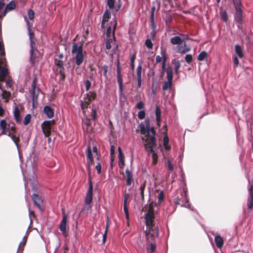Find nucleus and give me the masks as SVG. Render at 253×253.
Here are the masks:
<instances>
[{
  "mask_svg": "<svg viewBox=\"0 0 253 253\" xmlns=\"http://www.w3.org/2000/svg\"><path fill=\"white\" fill-rule=\"evenodd\" d=\"M86 97L87 99L90 100V102L92 100L95 99L96 97V93L94 91H89L88 93H86Z\"/></svg>",
  "mask_w": 253,
  "mask_h": 253,
  "instance_id": "37",
  "label": "nucleus"
},
{
  "mask_svg": "<svg viewBox=\"0 0 253 253\" xmlns=\"http://www.w3.org/2000/svg\"><path fill=\"white\" fill-rule=\"evenodd\" d=\"M155 7H153L151 9V15H150V21L152 25L153 26H155L154 22V12H155Z\"/></svg>",
  "mask_w": 253,
  "mask_h": 253,
  "instance_id": "43",
  "label": "nucleus"
},
{
  "mask_svg": "<svg viewBox=\"0 0 253 253\" xmlns=\"http://www.w3.org/2000/svg\"><path fill=\"white\" fill-rule=\"evenodd\" d=\"M63 54L60 53L59 54L55 56L54 59V64L57 67L56 69V72L58 73V74H59L60 75V79L61 80H64L65 78V74L64 73L65 68L63 66Z\"/></svg>",
  "mask_w": 253,
  "mask_h": 253,
  "instance_id": "3",
  "label": "nucleus"
},
{
  "mask_svg": "<svg viewBox=\"0 0 253 253\" xmlns=\"http://www.w3.org/2000/svg\"><path fill=\"white\" fill-rule=\"evenodd\" d=\"M1 96L3 99H4L5 103H8L11 97V93L6 90H3Z\"/></svg>",
  "mask_w": 253,
  "mask_h": 253,
  "instance_id": "27",
  "label": "nucleus"
},
{
  "mask_svg": "<svg viewBox=\"0 0 253 253\" xmlns=\"http://www.w3.org/2000/svg\"><path fill=\"white\" fill-rule=\"evenodd\" d=\"M156 249V246L155 243H151L150 245V248H148V251L150 253H153L155 252Z\"/></svg>",
  "mask_w": 253,
  "mask_h": 253,
  "instance_id": "52",
  "label": "nucleus"
},
{
  "mask_svg": "<svg viewBox=\"0 0 253 253\" xmlns=\"http://www.w3.org/2000/svg\"><path fill=\"white\" fill-rule=\"evenodd\" d=\"M43 111L48 118H52L54 115L53 110L49 106H45Z\"/></svg>",
  "mask_w": 253,
  "mask_h": 253,
  "instance_id": "21",
  "label": "nucleus"
},
{
  "mask_svg": "<svg viewBox=\"0 0 253 253\" xmlns=\"http://www.w3.org/2000/svg\"><path fill=\"white\" fill-rule=\"evenodd\" d=\"M31 118V116L30 114H29L26 115L24 118L23 124L25 125H27L28 124H29L30 122Z\"/></svg>",
  "mask_w": 253,
  "mask_h": 253,
  "instance_id": "50",
  "label": "nucleus"
},
{
  "mask_svg": "<svg viewBox=\"0 0 253 253\" xmlns=\"http://www.w3.org/2000/svg\"><path fill=\"white\" fill-rule=\"evenodd\" d=\"M111 15L110 12L108 10H106L104 13L102 20L107 22L111 18Z\"/></svg>",
  "mask_w": 253,
  "mask_h": 253,
  "instance_id": "38",
  "label": "nucleus"
},
{
  "mask_svg": "<svg viewBox=\"0 0 253 253\" xmlns=\"http://www.w3.org/2000/svg\"><path fill=\"white\" fill-rule=\"evenodd\" d=\"M90 118H87L83 125V129L86 131L88 132L91 130L90 120H96L97 118V112L95 108H92L90 115Z\"/></svg>",
  "mask_w": 253,
  "mask_h": 253,
  "instance_id": "6",
  "label": "nucleus"
},
{
  "mask_svg": "<svg viewBox=\"0 0 253 253\" xmlns=\"http://www.w3.org/2000/svg\"><path fill=\"white\" fill-rule=\"evenodd\" d=\"M247 206L249 209L252 210L253 208V199L248 198Z\"/></svg>",
  "mask_w": 253,
  "mask_h": 253,
  "instance_id": "49",
  "label": "nucleus"
},
{
  "mask_svg": "<svg viewBox=\"0 0 253 253\" xmlns=\"http://www.w3.org/2000/svg\"><path fill=\"white\" fill-rule=\"evenodd\" d=\"M6 86L8 88H11L13 87V82L11 78H8L5 81Z\"/></svg>",
  "mask_w": 253,
  "mask_h": 253,
  "instance_id": "45",
  "label": "nucleus"
},
{
  "mask_svg": "<svg viewBox=\"0 0 253 253\" xmlns=\"http://www.w3.org/2000/svg\"><path fill=\"white\" fill-rule=\"evenodd\" d=\"M214 242L218 248H221L223 245V240L220 235H217L214 238Z\"/></svg>",
  "mask_w": 253,
  "mask_h": 253,
  "instance_id": "24",
  "label": "nucleus"
},
{
  "mask_svg": "<svg viewBox=\"0 0 253 253\" xmlns=\"http://www.w3.org/2000/svg\"><path fill=\"white\" fill-rule=\"evenodd\" d=\"M221 19L224 22H227L228 19L227 13L226 10L221 9L219 11Z\"/></svg>",
  "mask_w": 253,
  "mask_h": 253,
  "instance_id": "28",
  "label": "nucleus"
},
{
  "mask_svg": "<svg viewBox=\"0 0 253 253\" xmlns=\"http://www.w3.org/2000/svg\"><path fill=\"white\" fill-rule=\"evenodd\" d=\"M145 44L149 49H152L153 43L150 39H147L145 41Z\"/></svg>",
  "mask_w": 253,
  "mask_h": 253,
  "instance_id": "53",
  "label": "nucleus"
},
{
  "mask_svg": "<svg viewBox=\"0 0 253 253\" xmlns=\"http://www.w3.org/2000/svg\"><path fill=\"white\" fill-rule=\"evenodd\" d=\"M124 211L126 219H128V218H129L128 210L127 205H126V204H124Z\"/></svg>",
  "mask_w": 253,
  "mask_h": 253,
  "instance_id": "59",
  "label": "nucleus"
},
{
  "mask_svg": "<svg viewBox=\"0 0 253 253\" xmlns=\"http://www.w3.org/2000/svg\"><path fill=\"white\" fill-rule=\"evenodd\" d=\"M173 63L175 65L174 71L177 74L178 73V70L180 67V63L179 61L177 60L174 62H173Z\"/></svg>",
  "mask_w": 253,
  "mask_h": 253,
  "instance_id": "48",
  "label": "nucleus"
},
{
  "mask_svg": "<svg viewBox=\"0 0 253 253\" xmlns=\"http://www.w3.org/2000/svg\"><path fill=\"white\" fill-rule=\"evenodd\" d=\"M30 63L32 66L37 65L40 60V57L37 55L39 53L38 49L30 50Z\"/></svg>",
  "mask_w": 253,
  "mask_h": 253,
  "instance_id": "10",
  "label": "nucleus"
},
{
  "mask_svg": "<svg viewBox=\"0 0 253 253\" xmlns=\"http://www.w3.org/2000/svg\"><path fill=\"white\" fill-rule=\"evenodd\" d=\"M5 60L4 58L0 59V66L4 64ZM8 72L7 68L0 66V82L4 81L5 78L8 75Z\"/></svg>",
  "mask_w": 253,
  "mask_h": 253,
  "instance_id": "11",
  "label": "nucleus"
},
{
  "mask_svg": "<svg viewBox=\"0 0 253 253\" xmlns=\"http://www.w3.org/2000/svg\"><path fill=\"white\" fill-rule=\"evenodd\" d=\"M161 56H162L163 61L162 65V75L164 74L166 70V62L167 60V56L166 50L162 49L161 51Z\"/></svg>",
  "mask_w": 253,
  "mask_h": 253,
  "instance_id": "18",
  "label": "nucleus"
},
{
  "mask_svg": "<svg viewBox=\"0 0 253 253\" xmlns=\"http://www.w3.org/2000/svg\"><path fill=\"white\" fill-rule=\"evenodd\" d=\"M156 119L158 125L160 126L161 117V110L160 107L157 105L155 109Z\"/></svg>",
  "mask_w": 253,
  "mask_h": 253,
  "instance_id": "25",
  "label": "nucleus"
},
{
  "mask_svg": "<svg viewBox=\"0 0 253 253\" xmlns=\"http://www.w3.org/2000/svg\"><path fill=\"white\" fill-rule=\"evenodd\" d=\"M7 135L10 137V138L12 139L13 141L14 142L16 146V147L18 150L19 149L21 145L19 144L20 142V138H19V135L16 134V132H11L10 131H8V134Z\"/></svg>",
  "mask_w": 253,
  "mask_h": 253,
  "instance_id": "13",
  "label": "nucleus"
},
{
  "mask_svg": "<svg viewBox=\"0 0 253 253\" xmlns=\"http://www.w3.org/2000/svg\"><path fill=\"white\" fill-rule=\"evenodd\" d=\"M84 84H85V86L86 90L88 91L89 89V88H90V86L91 85V82L89 80H87L85 81Z\"/></svg>",
  "mask_w": 253,
  "mask_h": 253,
  "instance_id": "61",
  "label": "nucleus"
},
{
  "mask_svg": "<svg viewBox=\"0 0 253 253\" xmlns=\"http://www.w3.org/2000/svg\"><path fill=\"white\" fill-rule=\"evenodd\" d=\"M156 146H152L151 147H148V146H144L145 150L148 152H150L152 154V159H153L152 163H153V165H156L157 163L158 156L153 150L154 148Z\"/></svg>",
  "mask_w": 253,
  "mask_h": 253,
  "instance_id": "14",
  "label": "nucleus"
},
{
  "mask_svg": "<svg viewBox=\"0 0 253 253\" xmlns=\"http://www.w3.org/2000/svg\"><path fill=\"white\" fill-rule=\"evenodd\" d=\"M32 199L34 203V204L37 206L38 209L40 211H42V205L43 203V201L40 196L36 194H33L32 195Z\"/></svg>",
  "mask_w": 253,
  "mask_h": 253,
  "instance_id": "12",
  "label": "nucleus"
},
{
  "mask_svg": "<svg viewBox=\"0 0 253 253\" xmlns=\"http://www.w3.org/2000/svg\"><path fill=\"white\" fill-rule=\"evenodd\" d=\"M89 187L86 193L85 203L86 205H89L92 201L93 197V184L92 181L89 179Z\"/></svg>",
  "mask_w": 253,
  "mask_h": 253,
  "instance_id": "9",
  "label": "nucleus"
},
{
  "mask_svg": "<svg viewBox=\"0 0 253 253\" xmlns=\"http://www.w3.org/2000/svg\"><path fill=\"white\" fill-rule=\"evenodd\" d=\"M249 196L250 198L253 199V185H251L248 189Z\"/></svg>",
  "mask_w": 253,
  "mask_h": 253,
  "instance_id": "55",
  "label": "nucleus"
},
{
  "mask_svg": "<svg viewBox=\"0 0 253 253\" xmlns=\"http://www.w3.org/2000/svg\"><path fill=\"white\" fill-rule=\"evenodd\" d=\"M118 152H119V166L120 169H123L125 163V156L123 154V153L122 151V149L120 147L118 148Z\"/></svg>",
  "mask_w": 253,
  "mask_h": 253,
  "instance_id": "15",
  "label": "nucleus"
},
{
  "mask_svg": "<svg viewBox=\"0 0 253 253\" xmlns=\"http://www.w3.org/2000/svg\"><path fill=\"white\" fill-rule=\"evenodd\" d=\"M54 120L44 121L41 125L42 132L45 137H49L51 135L52 126L55 125Z\"/></svg>",
  "mask_w": 253,
  "mask_h": 253,
  "instance_id": "5",
  "label": "nucleus"
},
{
  "mask_svg": "<svg viewBox=\"0 0 253 253\" xmlns=\"http://www.w3.org/2000/svg\"><path fill=\"white\" fill-rule=\"evenodd\" d=\"M167 78L168 80L172 81L173 73L172 69L171 67H168L166 69Z\"/></svg>",
  "mask_w": 253,
  "mask_h": 253,
  "instance_id": "31",
  "label": "nucleus"
},
{
  "mask_svg": "<svg viewBox=\"0 0 253 253\" xmlns=\"http://www.w3.org/2000/svg\"><path fill=\"white\" fill-rule=\"evenodd\" d=\"M98 174H100L101 172V165L100 163H98L95 167Z\"/></svg>",
  "mask_w": 253,
  "mask_h": 253,
  "instance_id": "63",
  "label": "nucleus"
},
{
  "mask_svg": "<svg viewBox=\"0 0 253 253\" xmlns=\"http://www.w3.org/2000/svg\"><path fill=\"white\" fill-rule=\"evenodd\" d=\"M0 56L1 59H3V57L5 56V52L4 48V45L2 42L0 41Z\"/></svg>",
  "mask_w": 253,
  "mask_h": 253,
  "instance_id": "44",
  "label": "nucleus"
},
{
  "mask_svg": "<svg viewBox=\"0 0 253 253\" xmlns=\"http://www.w3.org/2000/svg\"><path fill=\"white\" fill-rule=\"evenodd\" d=\"M102 70L103 71V76L107 78V72H108V66L107 65H103L102 66H101Z\"/></svg>",
  "mask_w": 253,
  "mask_h": 253,
  "instance_id": "47",
  "label": "nucleus"
},
{
  "mask_svg": "<svg viewBox=\"0 0 253 253\" xmlns=\"http://www.w3.org/2000/svg\"><path fill=\"white\" fill-rule=\"evenodd\" d=\"M15 8V4L13 1H11L5 6L6 10L10 11L13 10Z\"/></svg>",
  "mask_w": 253,
  "mask_h": 253,
  "instance_id": "39",
  "label": "nucleus"
},
{
  "mask_svg": "<svg viewBox=\"0 0 253 253\" xmlns=\"http://www.w3.org/2000/svg\"><path fill=\"white\" fill-rule=\"evenodd\" d=\"M182 40L179 36H175L171 38L170 42L174 45L181 44Z\"/></svg>",
  "mask_w": 253,
  "mask_h": 253,
  "instance_id": "29",
  "label": "nucleus"
},
{
  "mask_svg": "<svg viewBox=\"0 0 253 253\" xmlns=\"http://www.w3.org/2000/svg\"><path fill=\"white\" fill-rule=\"evenodd\" d=\"M192 59L193 56L191 54H187L185 57V60L188 64L192 62Z\"/></svg>",
  "mask_w": 253,
  "mask_h": 253,
  "instance_id": "54",
  "label": "nucleus"
},
{
  "mask_svg": "<svg viewBox=\"0 0 253 253\" xmlns=\"http://www.w3.org/2000/svg\"><path fill=\"white\" fill-rule=\"evenodd\" d=\"M72 53L76 54L75 63L77 66H80L83 63L84 59L83 45H78L77 43H74L72 46Z\"/></svg>",
  "mask_w": 253,
  "mask_h": 253,
  "instance_id": "2",
  "label": "nucleus"
},
{
  "mask_svg": "<svg viewBox=\"0 0 253 253\" xmlns=\"http://www.w3.org/2000/svg\"><path fill=\"white\" fill-rule=\"evenodd\" d=\"M146 187V181H145L143 182V183L140 185V187L139 188V190L140 191V195L141 197L142 201L144 200V190Z\"/></svg>",
  "mask_w": 253,
  "mask_h": 253,
  "instance_id": "35",
  "label": "nucleus"
},
{
  "mask_svg": "<svg viewBox=\"0 0 253 253\" xmlns=\"http://www.w3.org/2000/svg\"><path fill=\"white\" fill-rule=\"evenodd\" d=\"M14 117L15 121L19 123L21 121V118L20 117V110L18 106H15L14 109Z\"/></svg>",
  "mask_w": 253,
  "mask_h": 253,
  "instance_id": "20",
  "label": "nucleus"
},
{
  "mask_svg": "<svg viewBox=\"0 0 253 253\" xmlns=\"http://www.w3.org/2000/svg\"><path fill=\"white\" fill-rule=\"evenodd\" d=\"M27 24L28 26V32H29V34L30 40H34V39L35 38V34L34 33L32 32V31H31V28L30 26V22L28 21H27Z\"/></svg>",
  "mask_w": 253,
  "mask_h": 253,
  "instance_id": "42",
  "label": "nucleus"
},
{
  "mask_svg": "<svg viewBox=\"0 0 253 253\" xmlns=\"http://www.w3.org/2000/svg\"><path fill=\"white\" fill-rule=\"evenodd\" d=\"M140 132L142 134H145L144 146L152 147L156 146V131L154 127H151L149 120L147 119L144 121V124L139 125Z\"/></svg>",
  "mask_w": 253,
  "mask_h": 253,
  "instance_id": "1",
  "label": "nucleus"
},
{
  "mask_svg": "<svg viewBox=\"0 0 253 253\" xmlns=\"http://www.w3.org/2000/svg\"><path fill=\"white\" fill-rule=\"evenodd\" d=\"M90 100L87 99V100L82 101L81 104V107L83 110L88 108L90 104Z\"/></svg>",
  "mask_w": 253,
  "mask_h": 253,
  "instance_id": "36",
  "label": "nucleus"
},
{
  "mask_svg": "<svg viewBox=\"0 0 253 253\" xmlns=\"http://www.w3.org/2000/svg\"><path fill=\"white\" fill-rule=\"evenodd\" d=\"M167 163H168V169H169L170 171H172L173 169V166L170 161V160H168V162H167Z\"/></svg>",
  "mask_w": 253,
  "mask_h": 253,
  "instance_id": "64",
  "label": "nucleus"
},
{
  "mask_svg": "<svg viewBox=\"0 0 253 253\" xmlns=\"http://www.w3.org/2000/svg\"><path fill=\"white\" fill-rule=\"evenodd\" d=\"M142 65L141 64L138 66L136 69L137 79H142L141 78Z\"/></svg>",
  "mask_w": 253,
  "mask_h": 253,
  "instance_id": "40",
  "label": "nucleus"
},
{
  "mask_svg": "<svg viewBox=\"0 0 253 253\" xmlns=\"http://www.w3.org/2000/svg\"><path fill=\"white\" fill-rule=\"evenodd\" d=\"M32 100L33 103H34L35 101H37L38 96V94L39 92V88L36 89V83L34 81L32 84Z\"/></svg>",
  "mask_w": 253,
  "mask_h": 253,
  "instance_id": "17",
  "label": "nucleus"
},
{
  "mask_svg": "<svg viewBox=\"0 0 253 253\" xmlns=\"http://www.w3.org/2000/svg\"><path fill=\"white\" fill-rule=\"evenodd\" d=\"M169 138L167 136H165L164 138V146L166 149L168 150L169 147H168Z\"/></svg>",
  "mask_w": 253,
  "mask_h": 253,
  "instance_id": "57",
  "label": "nucleus"
},
{
  "mask_svg": "<svg viewBox=\"0 0 253 253\" xmlns=\"http://www.w3.org/2000/svg\"><path fill=\"white\" fill-rule=\"evenodd\" d=\"M28 15L29 18L30 20H33L34 18L35 12L33 10L29 9L28 10Z\"/></svg>",
  "mask_w": 253,
  "mask_h": 253,
  "instance_id": "56",
  "label": "nucleus"
},
{
  "mask_svg": "<svg viewBox=\"0 0 253 253\" xmlns=\"http://www.w3.org/2000/svg\"><path fill=\"white\" fill-rule=\"evenodd\" d=\"M86 157H87V164L89 165H93V158L92 157V152L89 147H88L87 153H86Z\"/></svg>",
  "mask_w": 253,
  "mask_h": 253,
  "instance_id": "23",
  "label": "nucleus"
},
{
  "mask_svg": "<svg viewBox=\"0 0 253 253\" xmlns=\"http://www.w3.org/2000/svg\"><path fill=\"white\" fill-rule=\"evenodd\" d=\"M8 131L11 132H16V128L15 124L13 122H10L7 124V134H8Z\"/></svg>",
  "mask_w": 253,
  "mask_h": 253,
  "instance_id": "32",
  "label": "nucleus"
},
{
  "mask_svg": "<svg viewBox=\"0 0 253 253\" xmlns=\"http://www.w3.org/2000/svg\"><path fill=\"white\" fill-rule=\"evenodd\" d=\"M235 50L236 53L240 58H242L244 56V54L242 51L241 46L238 44H236L235 46Z\"/></svg>",
  "mask_w": 253,
  "mask_h": 253,
  "instance_id": "30",
  "label": "nucleus"
},
{
  "mask_svg": "<svg viewBox=\"0 0 253 253\" xmlns=\"http://www.w3.org/2000/svg\"><path fill=\"white\" fill-rule=\"evenodd\" d=\"M109 227V220L108 219V220H107V223L106 225L105 230L104 234L103 235L102 243L103 244H105V243L106 242V240H107V233H108V231Z\"/></svg>",
  "mask_w": 253,
  "mask_h": 253,
  "instance_id": "33",
  "label": "nucleus"
},
{
  "mask_svg": "<svg viewBox=\"0 0 253 253\" xmlns=\"http://www.w3.org/2000/svg\"><path fill=\"white\" fill-rule=\"evenodd\" d=\"M107 4L109 9H113L115 6V0H107Z\"/></svg>",
  "mask_w": 253,
  "mask_h": 253,
  "instance_id": "46",
  "label": "nucleus"
},
{
  "mask_svg": "<svg viewBox=\"0 0 253 253\" xmlns=\"http://www.w3.org/2000/svg\"><path fill=\"white\" fill-rule=\"evenodd\" d=\"M233 2L236 10L235 19L237 23L241 24L242 23L243 15V5L241 0H233Z\"/></svg>",
  "mask_w": 253,
  "mask_h": 253,
  "instance_id": "4",
  "label": "nucleus"
},
{
  "mask_svg": "<svg viewBox=\"0 0 253 253\" xmlns=\"http://www.w3.org/2000/svg\"><path fill=\"white\" fill-rule=\"evenodd\" d=\"M7 124L4 119L1 120L0 122V127L2 129L1 134H7Z\"/></svg>",
  "mask_w": 253,
  "mask_h": 253,
  "instance_id": "26",
  "label": "nucleus"
},
{
  "mask_svg": "<svg viewBox=\"0 0 253 253\" xmlns=\"http://www.w3.org/2000/svg\"><path fill=\"white\" fill-rule=\"evenodd\" d=\"M67 222V216L66 214H64L63 216V218L59 226V229L63 234L66 232Z\"/></svg>",
  "mask_w": 253,
  "mask_h": 253,
  "instance_id": "16",
  "label": "nucleus"
},
{
  "mask_svg": "<svg viewBox=\"0 0 253 253\" xmlns=\"http://www.w3.org/2000/svg\"><path fill=\"white\" fill-rule=\"evenodd\" d=\"M177 52L182 54L188 52V50H185V48H183L182 46L178 47L177 49Z\"/></svg>",
  "mask_w": 253,
  "mask_h": 253,
  "instance_id": "60",
  "label": "nucleus"
},
{
  "mask_svg": "<svg viewBox=\"0 0 253 253\" xmlns=\"http://www.w3.org/2000/svg\"><path fill=\"white\" fill-rule=\"evenodd\" d=\"M146 225L149 228V230L153 231L152 229L154 226V212L152 208H150L146 214L145 218Z\"/></svg>",
  "mask_w": 253,
  "mask_h": 253,
  "instance_id": "7",
  "label": "nucleus"
},
{
  "mask_svg": "<svg viewBox=\"0 0 253 253\" xmlns=\"http://www.w3.org/2000/svg\"><path fill=\"white\" fill-rule=\"evenodd\" d=\"M184 200L186 201V203H181L180 200L178 197H177L176 198L174 199V203L175 205H181L182 207H187V205H188V203L189 202L188 199L186 196V194L185 193L184 194Z\"/></svg>",
  "mask_w": 253,
  "mask_h": 253,
  "instance_id": "22",
  "label": "nucleus"
},
{
  "mask_svg": "<svg viewBox=\"0 0 253 253\" xmlns=\"http://www.w3.org/2000/svg\"><path fill=\"white\" fill-rule=\"evenodd\" d=\"M145 117V112L144 110L140 111L138 113V118L140 120L143 119Z\"/></svg>",
  "mask_w": 253,
  "mask_h": 253,
  "instance_id": "58",
  "label": "nucleus"
},
{
  "mask_svg": "<svg viewBox=\"0 0 253 253\" xmlns=\"http://www.w3.org/2000/svg\"><path fill=\"white\" fill-rule=\"evenodd\" d=\"M126 185L127 186H130L133 181L132 172L127 168L126 169Z\"/></svg>",
  "mask_w": 253,
  "mask_h": 253,
  "instance_id": "19",
  "label": "nucleus"
},
{
  "mask_svg": "<svg viewBox=\"0 0 253 253\" xmlns=\"http://www.w3.org/2000/svg\"><path fill=\"white\" fill-rule=\"evenodd\" d=\"M208 56L207 53L206 51L201 52L198 56L197 59L199 61L203 60Z\"/></svg>",
  "mask_w": 253,
  "mask_h": 253,
  "instance_id": "41",
  "label": "nucleus"
},
{
  "mask_svg": "<svg viewBox=\"0 0 253 253\" xmlns=\"http://www.w3.org/2000/svg\"><path fill=\"white\" fill-rule=\"evenodd\" d=\"M136 107L138 109H142L144 107V104L142 101H139L136 106Z\"/></svg>",
  "mask_w": 253,
  "mask_h": 253,
  "instance_id": "62",
  "label": "nucleus"
},
{
  "mask_svg": "<svg viewBox=\"0 0 253 253\" xmlns=\"http://www.w3.org/2000/svg\"><path fill=\"white\" fill-rule=\"evenodd\" d=\"M171 81L168 80L164 83L162 89L163 90H167L171 88L172 85Z\"/></svg>",
  "mask_w": 253,
  "mask_h": 253,
  "instance_id": "34",
  "label": "nucleus"
},
{
  "mask_svg": "<svg viewBox=\"0 0 253 253\" xmlns=\"http://www.w3.org/2000/svg\"><path fill=\"white\" fill-rule=\"evenodd\" d=\"M158 202L159 203V204H161L162 201H164V193L163 191H161L159 195H158Z\"/></svg>",
  "mask_w": 253,
  "mask_h": 253,
  "instance_id": "51",
  "label": "nucleus"
},
{
  "mask_svg": "<svg viewBox=\"0 0 253 253\" xmlns=\"http://www.w3.org/2000/svg\"><path fill=\"white\" fill-rule=\"evenodd\" d=\"M117 82L119 84V92L120 95H122L123 92V76L121 74V68L120 65L119 60L118 61L117 66Z\"/></svg>",
  "mask_w": 253,
  "mask_h": 253,
  "instance_id": "8",
  "label": "nucleus"
}]
</instances>
